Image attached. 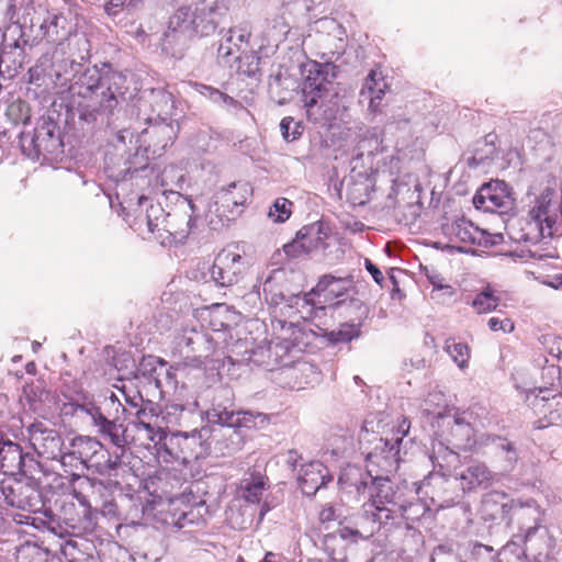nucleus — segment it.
I'll return each instance as SVG.
<instances>
[{"mask_svg": "<svg viewBox=\"0 0 562 562\" xmlns=\"http://www.w3.org/2000/svg\"><path fill=\"white\" fill-rule=\"evenodd\" d=\"M280 131L285 142H293L301 137L303 126L299 122H294L292 116H285L281 120Z\"/></svg>", "mask_w": 562, "mask_h": 562, "instance_id": "obj_58", "label": "nucleus"}, {"mask_svg": "<svg viewBox=\"0 0 562 562\" xmlns=\"http://www.w3.org/2000/svg\"><path fill=\"white\" fill-rule=\"evenodd\" d=\"M493 472L483 462H474L461 472L459 480L464 492L486 488L493 481Z\"/></svg>", "mask_w": 562, "mask_h": 562, "instance_id": "obj_33", "label": "nucleus"}, {"mask_svg": "<svg viewBox=\"0 0 562 562\" xmlns=\"http://www.w3.org/2000/svg\"><path fill=\"white\" fill-rule=\"evenodd\" d=\"M443 401L445 400H443V394L442 393H440V392L429 393L428 396L425 400V408H424V411L428 415H432L437 419H441V418H445L447 416H450L451 415L450 413L452 411H454V408H448L447 406H445L443 411L432 409L434 405L439 406L440 402H443Z\"/></svg>", "mask_w": 562, "mask_h": 562, "instance_id": "obj_57", "label": "nucleus"}, {"mask_svg": "<svg viewBox=\"0 0 562 562\" xmlns=\"http://www.w3.org/2000/svg\"><path fill=\"white\" fill-rule=\"evenodd\" d=\"M301 101L310 122L322 123L331 115V100L338 95L334 79L337 66L307 60L301 65Z\"/></svg>", "mask_w": 562, "mask_h": 562, "instance_id": "obj_3", "label": "nucleus"}, {"mask_svg": "<svg viewBox=\"0 0 562 562\" xmlns=\"http://www.w3.org/2000/svg\"><path fill=\"white\" fill-rule=\"evenodd\" d=\"M544 509L533 498H512V509L508 525H516L519 532L540 530L544 519Z\"/></svg>", "mask_w": 562, "mask_h": 562, "instance_id": "obj_19", "label": "nucleus"}, {"mask_svg": "<svg viewBox=\"0 0 562 562\" xmlns=\"http://www.w3.org/2000/svg\"><path fill=\"white\" fill-rule=\"evenodd\" d=\"M326 465L319 461L304 464L299 474V486L303 494L313 496L316 492L331 481Z\"/></svg>", "mask_w": 562, "mask_h": 562, "instance_id": "obj_27", "label": "nucleus"}, {"mask_svg": "<svg viewBox=\"0 0 562 562\" xmlns=\"http://www.w3.org/2000/svg\"><path fill=\"white\" fill-rule=\"evenodd\" d=\"M267 479L261 474H251L241 481V495L246 502L257 504L266 490Z\"/></svg>", "mask_w": 562, "mask_h": 562, "instance_id": "obj_46", "label": "nucleus"}, {"mask_svg": "<svg viewBox=\"0 0 562 562\" xmlns=\"http://www.w3.org/2000/svg\"><path fill=\"white\" fill-rule=\"evenodd\" d=\"M148 479L143 485V490L148 496L143 505V525H151L154 528L171 527L181 529L187 524H193V510H187L179 505V499L173 497H162L157 494L156 488L151 490L154 479L148 473Z\"/></svg>", "mask_w": 562, "mask_h": 562, "instance_id": "obj_6", "label": "nucleus"}, {"mask_svg": "<svg viewBox=\"0 0 562 562\" xmlns=\"http://www.w3.org/2000/svg\"><path fill=\"white\" fill-rule=\"evenodd\" d=\"M293 202L278 198L269 210L268 216L276 223H284L292 214Z\"/></svg>", "mask_w": 562, "mask_h": 562, "instance_id": "obj_54", "label": "nucleus"}, {"mask_svg": "<svg viewBox=\"0 0 562 562\" xmlns=\"http://www.w3.org/2000/svg\"><path fill=\"white\" fill-rule=\"evenodd\" d=\"M427 510V505L419 497L408 501L403 496L402 504H400L398 512L396 513V524L393 528L400 527L403 520L407 526L409 522L419 520Z\"/></svg>", "mask_w": 562, "mask_h": 562, "instance_id": "obj_40", "label": "nucleus"}, {"mask_svg": "<svg viewBox=\"0 0 562 562\" xmlns=\"http://www.w3.org/2000/svg\"><path fill=\"white\" fill-rule=\"evenodd\" d=\"M286 355L285 348L280 344H269L259 346L249 353L248 361L267 371H273L284 366L283 357Z\"/></svg>", "mask_w": 562, "mask_h": 562, "instance_id": "obj_32", "label": "nucleus"}, {"mask_svg": "<svg viewBox=\"0 0 562 562\" xmlns=\"http://www.w3.org/2000/svg\"><path fill=\"white\" fill-rule=\"evenodd\" d=\"M143 180H146L148 195L143 194V202L157 195L176 193L183 189V169L169 165L161 168L158 164L143 166Z\"/></svg>", "mask_w": 562, "mask_h": 562, "instance_id": "obj_11", "label": "nucleus"}, {"mask_svg": "<svg viewBox=\"0 0 562 562\" xmlns=\"http://www.w3.org/2000/svg\"><path fill=\"white\" fill-rule=\"evenodd\" d=\"M512 509V499L504 492L492 491L483 496L481 503V517L485 521L501 520L508 525Z\"/></svg>", "mask_w": 562, "mask_h": 562, "instance_id": "obj_28", "label": "nucleus"}, {"mask_svg": "<svg viewBox=\"0 0 562 562\" xmlns=\"http://www.w3.org/2000/svg\"><path fill=\"white\" fill-rule=\"evenodd\" d=\"M101 442L95 438L88 436H77L70 440L69 448L61 457V462L67 460H78L85 468L91 461L97 449H100Z\"/></svg>", "mask_w": 562, "mask_h": 562, "instance_id": "obj_34", "label": "nucleus"}, {"mask_svg": "<svg viewBox=\"0 0 562 562\" xmlns=\"http://www.w3.org/2000/svg\"><path fill=\"white\" fill-rule=\"evenodd\" d=\"M38 465L32 456L23 453L19 443L4 438L1 432L0 440V472L10 477L15 474L29 476Z\"/></svg>", "mask_w": 562, "mask_h": 562, "instance_id": "obj_16", "label": "nucleus"}, {"mask_svg": "<svg viewBox=\"0 0 562 562\" xmlns=\"http://www.w3.org/2000/svg\"><path fill=\"white\" fill-rule=\"evenodd\" d=\"M314 295H318V292H314V289L303 295H292L289 297V306L296 308V312L300 314V318L304 321L311 319L317 316L318 312L324 311V306L317 305L314 301Z\"/></svg>", "mask_w": 562, "mask_h": 562, "instance_id": "obj_41", "label": "nucleus"}, {"mask_svg": "<svg viewBox=\"0 0 562 562\" xmlns=\"http://www.w3.org/2000/svg\"><path fill=\"white\" fill-rule=\"evenodd\" d=\"M205 494L203 483L202 482H193L191 483L180 495L175 496L176 499H179V505L189 510H192L194 507H202L205 505V499L203 495Z\"/></svg>", "mask_w": 562, "mask_h": 562, "instance_id": "obj_47", "label": "nucleus"}, {"mask_svg": "<svg viewBox=\"0 0 562 562\" xmlns=\"http://www.w3.org/2000/svg\"><path fill=\"white\" fill-rule=\"evenodd\" d=\"M250 32L244 27L229 29L228 35L221 42L217 56L227 66L241 60V46L248 45Z\"/></svg>", "mask_w": 562, "mask_h": 562, "instance_id": "obj_29", "label": "nucleus"}, {"mask_svg": "<svg viewBox=\"0 0 562 562\" xmlns=\"http://www.w3.org/2000/svg\"><path fill=\"white\" fill-rule=\"evenodd\" d=\"M167 362L154 356H143V391L146 395L162 397L161 376L167 374Z\"/></svg>", "mask_w": 562, "mask_h": 562, "instance_id": "obj_30", "label": "nucleus"}, {"mask_svg": "<svg viewBox=\"0 0 562 562\" xmlns=\"http://www.w3.org/2000/svg\"><path fill=\"white\" fill-rule=\"evenodd\" d=\"M222 19L196 8L192 10L190 5H181L169 18L165 42L170 43V38L176 40L178 35L210 36L216 32Z\"/></svg>", "mask_w": 562, "mask_h": 562, "instance_id": "obj_9", "label": "nucleus"}, {"mask_svg": "<svg viewBox=\"0 0 562 562\" xmlns=\"http://www.w3.org/2000/svg\"><path fill=\"white\" fill-rule=\"evenodd\" d=\"M245 271L243 257L234 251H221L209 269L211 280L218 286H232L240 280Z\"/></svg>", "mask_w": 562, "mask_h": 562, "instance_id": "obj_17", "label": "nucleus"}, {"mask_svg": "<svg viewBox=\"0 0 562 562\" xmlns=\"http://www.w3.org/2000/svg\"><path fill=\"white\" fill-rule=\"evenodd\" d=\"M367 186L363 182H350L347 187L348 201L352 205H363L367 202Z\"/></svg>", "mask_w": 562, "mask_h": 562, "instance_id": "obj_61", "label": "nucleus"}, {"mask_svg": "<svg viewBox=\"0 0 562 562\" xmlns=\"http://www.w3.org/2000/svg\"><path fill=\"white\" fill-rule=\"evenodd\" d=\"M499 304V297L495 296L492 290L487 286L475 295L472 301V306L479 314L488 313L496 310Z\"/></svg>", "mask_w": 562, "mask_h": 562, "instance_id": "obj_51", "label": "nucleus"}, {"mask_svg": "<svg viewBox=\"0 0 562 562\" xmlns=\"http://www.w3.org/2000/svg\"><path fill=\"white\" fill-rule=\"evenodd\" d=\"M495 453L502 458V467L505 471L512 472L515 470L519 461V451L514 441L505 437L496 448Z\"/></svg>", "mask_w": 562, "mask_h": 562, "instance_id": "obj_48", "label": "nucleus"}, {"mask_svg": "<svg viewBox=\"0 0 562 562\" xmlns=\"http://www.w3.org/2000/svg\"><path fill=\"white\" fill-rule=\"evenodd\" d=\"M143 103L147 106L145 123L175 120L173 95L166 89L164 82L158 83L157 87L143 82Z\"/></svg>", "mask_w": 562, "mask_h": 562, "instance_id": "obj_14", "label": "nucleus"}, {"mask_svg": "<svg viewBox=\"0 0 562 562\" xmlns=\"http://www.w3.org/2000/svg\"><path fill=\"white\" fill-rule=\"evenodd\" d=\"M122 467L120 458L117 456L112 457L111 453L100 445V449L95 450L91 461L86 465V469L92 470L94 473L100 475H116L115 472Z\"/></svg>", "mask_w": 562, "mask_h": 562, "instance_id": "obj_37", "label": "nucleus"}, {"mask_svg": "<svg viewBox=\"0 0 562 562\" xmlns=\"http://www.w3.org/2000/svg\"><path fill=\"white\" fill-rule=\"evenodd\" d=\"M372 506L363 504L362 512L348 517L356 529L358 538H361V540L370 539L382 528L390 531L394 527L387 521V514L385 512H376Z\"/></svg>", "mask_w": 562, "mask_h": 562, "instance_id": "obj_22", "label": "nucleus"}, {"mask_svg": "<svg viewBox=\"0 0 562 562\" xmlns=\"http://www.w3.org/2000/svg\"><path fill=\"white\" fill-rule=\"evenodd\" d=\"M143 128V145L146 159L160 157L172 145L179 133L177 120L154 121Z\"/></svg>", "mask_w": 562, "mask_h": 562, "instance_id": "obj_13", "label": "nucleus"}, {"mask_svg": "<svg viewBox=\"0 0 562 562\" xmlns=\"http://www.w3.org/2000/svg\"><path fill=\"white\" fill-rule=\"evenodd\" d=\"M352 284L351 277L338 278L333 274H324L318 279L314 292H318V296L323 295L327 301V299L340 297L347 294Z\"/></svg>", "mask_w": 562, "mask_h": 562, "instance_id": "obj_36", "label": "nucleus"}, {"mask_svg": "<svg viewBox=\"0 0 562 562\" xmlns=\"http://www.w3.org/2000/svg\"><path fill=\"white\" fill-rule=\"evenodd\" d=\"M29 440L34 451L47 460L60 459L65 456L61 436L56 429L43 423H34L27 428Z\"/></svg>", "mask_w": 562, "mask_h": 562, "instance_id": "obj_18", "label": "nucleus"}, {"mask_svg": "<svg viewBox=\"0 0 562 562\" xmlns=\"http://www.w3.org/2000/svg\"><path fill=\"white\" fill-rule=\"evenodd\" d=\"M334 308L345 307L347 315L350 317L349 322L352 324L364 325V322L370 317V307L363 301L351 297L349 300H339L331 305Z\"/></svg>", "mask_w": 562, "mask_h": 562, "instance_id": "obj_44", "label": "nucleus"}, {"mask_svg": "<svg viewBox=\"0 0 562 562\" xmlns=\"http://www.w3.org/2000/svg\"><path fill=\"white\" fill-rule=\"evenodd\" d=\"M193 213L192 201L188 202L186 210L176 211L173 214H166L160 203H150L146 207L148 239L161 246L182 241L196 227V216Z\"/></svg>", "mask_w": 562, "mask_h": 562, "instance_id": "obj_4", "label": "nucleus"}, {"mask_svg": "<svg viewBox=\"0 0 562 562\" xmlns=\"http://www.w3.org/2000/svg\"><path fill=\"white\" fill-rule=\"evenodd\" d=\"M430 459L435 468L449 471L457 461L458 454L442 443H439L437 449L434 448Z\"/></svg>", "mask_w": 562, "mask_h": 562, "instance_id": "obj_52", "label": "nucleus"}, {"mask_svg": "<svg viewBox=\"0 0 562 562\" xmlns=\"http://www.w3.org/2000/svg\"><path fill=\"white\" fill-rule=\"evenodd\" d=\"M323 336L331 345L348 344L361 336V324H352L348 321L341 323L335 330H326Z\"/></svg>", "mask_w": 562, "mask_h": 562, "instance_id": "obj_45", "label": "nucleus"}, {"mask_svg": "<svg viewBox=\"0 0 562 562\" xmlns=\"http://www.w3.org/2000/svg\"><path fill=\"white\" fill-rule=\"evenodd\" d=\"M376 71L371 70L368 75L364 83V89H368L370 93V106H375L376 100H381L384 95V88L386 85L383 82V80L380 82L376 80Z\"/></svg>", "mask_w": 562, "mask_h": 562, "instance_id": "obj_56", "label": "nucleus"}, {"mask_svg": "<svg viewBox=\"0 0 562 562\" xmlns=\"http://www.w3.org/2000/svg\"><path fill=\"white\" fill-rule=\"evenodd\" d=\"M331 229L323 221L314 222L297 231L295 237L283 246L284 254L292 259L324 251L329 247Z\"/></svg>", "mask_w": 562, "mask_h": 562, "instance_id": "obj_10", "label": "nucleus"}, {"mask_svg": "<svg viewBox=\"0 0 562 562\" xmlns=\"http://www.w3.org/2000/svg\"><path fill=\"white\" fill-rule=\"evenodd\" d=\"M147 398L143 397V415L147 416L150 415L151 417H155V423L151 424L148 422L151 427L155 428V430L158 429V426H162L165 417L160 418V414L162 412V408L159 403L155 402V400H160L159 397H154L151 394L146 395Z\"/></svg>", "mask_w": 562, "mask_h": 562, "instance_id": "obj_55", "label": "nucleus"}, {"mask_svg": "<svg viewBox=\"0 0 562 562\" xmlns=\"http://www.w3.org/2000/svg\"><path fill=\"white\" fill-rule=\"evenodd\" d=\"M520 544H524V548L519 554H522L527 560L544 562L550 555L551 539L546 528L540 527V530L514 535L505 544V549L512 550V547H519Z\"/></svg>", "mask_w": 562, "mask_h": 562, "instance_id": "obj_15", "label": "nucleus"}, {"mask_svg": "<svg viewBox=\"0 0 562 562\" xmlns=\"http://www.w3.org/2000/svg\"><path fill=\"white\" fill-rule=\"evenodd\" d=\"M487 326L492 331L513 333L515 324L509 317L493 316L488 319Z\"/></svg>", "mask_w": 562, "mask_h": 562, "instance_id": "obj_63", "label": "nucleus"}, {"mask_svg": "<svg viewBox=\"0 0 562 562\" xmlns=\"http://www.w3.org/2000/svg\"><path fill=\"white\" fill-rule=\"evenodd\" d=\"M422 210L423 204L418 200L409 202L404 206L398 205L396 207V217L400 223H403L404 225H412L420 216Z\"/></svg>", "mask_w": 562, "mask_h": 562, "instance_id": "obj_53", "label": "nucleus"}, {"mask_svg": "<svg viewBox=\"0 0 562 562\" xmlns=\"http://www.w3.org/2000/svg\"><path fill=\"white\" fill-rule=\"evenodd\" d=\"M125 77L104 66L88 67L79 77L78 94L88 99L79 109L80 120L92 123L99 115L111 114L117 105V95H123L122 85Z\"/></svg>", "mask_w": 562, "mask_h": 562, "instance_id": "obj_2", "label": "nucleus"}, {"mask_svg": "<svg viewBox=\"0 0 562 562\" xmlns=\"http://www.w3.org/2000/svg\"><path fill=\"white\" fill-rule=\"evenodd\" d=\"M60 78V72L55 69L52 56L42 55L37 63L29 69V82L42 86L46 79L56 83Z\"/></svg>", "mask_w": 562, "mask_h": 562, "instance_id": "obj_38", "label": "nucleus"}, {"mask_svg": "<svg viewBox=\"0 0 562 562\" xmlns=\"http://www.w3.org/2000/svg\"><path fill=\"white\" fill-rule=\"evenodd\" d=\"M66 22L65 18L58 15H52L41 25V31L43 36L52 43H56L66 37L67 32L65 30L64 24Z\"/></svg>", "mask_w": 562, "mask_h": 562, "instance_id": "obj_49", "label": "nucleus"}, {"mask_svg": "<svg viewBox=\"0 0 562 562\" xmlns=\"http://www.w3.org/2000/svg\"><path fill=\"white\" fill-rule=\"evenodd\" d=\"M473 204L477 210L505 213L512 207L513 199L507 184L496 180L481 187L473 198Z\"/></svg>", "mask_w": 562, "mask_h": 562, "instance_id": "obj_20", "label": "nucleus"}, {"mask_svg": "<svg viewBox=\"0 0 562 562\" xmlns=\"http://www.w3.org/2000/svg\"><path fill=\"white\" fill-rule=\"evenodd\" d=\"M234 391L228 385H220L213 390L212 404L206 411L210 423L228 427H257L268 422L262 413L235 412Z\"/></svg>", "mask_w": 562, "mask_h": 562, "instance_id": "obj_8", "label": "nucleus"}, {"mask_svg": "<svg viewBox=\"0 0 562 562\" xmlns=\"http://www.w3.org/2000/svg\"><path fill=\"white\" fill-rule=\"evenodd\" d=\"M299 88L295 78L286 69L279 67L269 77L268 91L272 101L278 105H284L293 99V93Z\"/></svg>", "mask_w": 562, "mask_h": 562, "instance_id": "obj_31", "label": "nucleus"}, {"mask_svg": "<svg viewBox=\"0 0 562 562\" xmlns=\"http://www.w3.org/2000/svg\"><path fill=\"white\" fill-rule=\"evenodd\" d=\"M5 503L22 510L36 513L43 507L42 494L34 481L26 482L12 479Z\"/></svg>", "mask_w": 562, "mask_h": 562, "instance_id": "obj_23", "label": "nucleus"}, {"mask_svg": "<svg viewBox=\"0 0 562 562\" xmlns=\"http://www.w3.org/2000/svg\"><path fill=\"white\" fill-rule=\"evenodd\" d=\"M341 539L350 543H357L361 540L356 533L355 527L348 517L339 519L338 529L335 532L326 533L323 539L325 551L334 562H346L347 555L344 549L337 550L336 542Z\"/></svg>", "mask_w": 562, "mask_h": 562, "instance_id": "obj_26", "label": "nucleus"}, {"mask_svg": "<svg viewBox=\"0 0 562 562\" xmlns=\"http://www.w3.org/2000/svg\"><path fill=\"white\" fill-rule=\"evenodd\" d=\"M342 519L339 514H337L336 508L331 504H325L322 509L318 512V521L322 525H326L328 522Z\"/></svg>", "mask_w": 562, "mask_h": 562, "instance_id": "obj_64", "label": "nucleus"}, {"mask_svg": "<svg viewBox=\"0 0 562 562\" xmlns=\"http://www.w3.org/2000/svg\"><path fill=\"white\" fill-rule=\"evenodd\" d=\"M359 450L367 462V470L391 474L404 461L403 438H382L374 431L362 428L359 432Z\"/></svg>", "mask_w": 562, "mask_h": 562, "instance_id": "obj_5", "label": "nucleus"}, {"mask_svg": "<svg viewBox=\"0 0 562 562\" xmlns=\"http://www.w3.org/2000/svg\"><path fill=\"white\" fill-rule=\"evenodd\" d=\"M445 350L460 368L468 367L470 348L465 342H456L454 339L449 338L446 340Z\"/></svg>", "mask_w": 562, "mask_h": 562, "instance_id": "obj_50", "label": "nucleus"}, {"mask_svg": "<svg viewBox=\"0 0 562 562\" xmlns=\"http://www.w3.org/2000/svg\"><path fill=\"white\" fill-rule=\"evenodd\" d=\"M23 49L18 41L5 44L0 55V72L8 77H14L23 66Z\"/></svg>", "mask_w": 562, "mask_h": 562, "instance_id": "obj_39", "label": "nucleus"}, {"mask_svg": "<svg viewBox=\"0 0 562 562\" xmlns=\"http://www.w3.org/2000/svg\"><path fill=\"white\" fill-rule=\"evenodd\" d=\"M20 145L23 154L32 159L57 155L63 147L61 139L56 133V125L52 121H43L33 133L22 132Z\"/></svg>", "mask_w": 562, "mask_h": 562, "instance_id": "obj_12", "label": "nucleus"}, {"mask_svg": "<svg viewBox=\"0 0 562 562\" xmlns=\"http://www.w3.org/2000/svg\"><path fill=\"white\" fill-rule=\"evenodd\" d=\"M274 281L272 278H268L263 282L262 291L265 294V297L267 301H270L271 304L278 305L281 302H288L289 297L286 299L285 295L281 291L274 290Z\"/></svg>", "mask_w": 562, "mask_h": 562, "instance_id": "obj_62", "label": "nucleus"}, {"mask_svg": "<svg viewBox=\"0 0 562 562\" xmlns=\"http://www.w3.org/2000/svg\"><path fill=\"white\" fill-rule=\"evenodd\" d=\"M79 409L90 416L92 424L98 427L102 434L110 436L115 445H120V437H122L124 445H130L135 441L131 432L136 428V425H132V428H130V426L123 428L122 425H116L105 417L101 408L93 404L80 405Z\"/></svg>", "mask_w": 562, "mask_h": 562, "instance_id": "obj_25", "label": "nucleus"}, {"mask_svg": "<svg viewBox=\"0 0 562 562\" xmlns=\"http://www.w3.org/2000/svg\"><path fill=\"white\" fill-rule=\"evenodd\" d=\"M200 93L209 99H211L215 103H223L225 105L235 106L238 102L232 98L231 95L220 91L216 88L205 85H199Z\"/></svg>", "mask_w": 562, "mask_h": 562, "instance_id": "obj_59", "label": "nucleus"}, {"mask_svg": "<svg viewBox=\"0 0 562 562\" xmlns=\"http://www.w3.org/2000/svg\"><path fill=\"white\" fill-rule=\"evenodd\" d=\"M201 431L168 434L164 426L155 430L143 422V464L156 468L161 463H190L204 454Z\"/></svg>", "mask_w": 562, "mask_h": 562, "instance_id": "obj_1", "label": "nucleus"}, {"mask_svg": "<svg viewBox=\"0 0 562 562\" xmlns=\"http://www.w3.org/2000/svg\"><path fill=\"white\" fill-rule=\"evenodd\" d=\"M183 345L201 362L210 359L216 349V342L213 337L204 331L191 330L182 338Z\"/></svg>", "mask_w": 562, "mask_h": 562, "instance_id": "obj_35", "label": "nucleus"}, {"mask_svg": "<svg viewBox=\"0 0 562 562\" xmlns=\"http://www.w3.org/2000/svg\"><path fill=\"white\" fill-rule=\"evenodd\" d=\"M441 231L450 241L465 243L485 247L493 245V243L487 239L483 229L474 226L471 221L464 217L442 224Z\"/></svg>", "mask_w": 562, "mask_h": 562, "instance_id": "obj_24", "label": "nucleus"}, {"mask_svg": "<svg viewBox=\"0 0 562 562\" xmlns=\"http://www.w3.org/2000/svg\"><path fill=\"white\" fill-rule=\"evenodd\" d=\"M251 189L247 183L232 182L215 193V212L227 220L239 214L238 207L246 204Z\"/></svg>", "mask_w": 562, "mask_h": 562, "instance_id": "obj_21", "label": "nucleus"}, {"mask_svg": "<svg viewBox=\"0 0 562 562\" xmlns=\"http://www.w3.org/2000/svg\"><path fill=\"white\" fill-rule=\"evenodd\" d=\"M358 492L369 490L370 501L367 505H373L376 512H385L387 514V521L393 526L396 524V513L398 506L402 504L404 496L403 488L395 485L389 474L375 471L373 469L367 470L366 473H360L359 481L353 483Z\"/></svg>", "mask_w": 562, "mask_h": 562, "instance_id": "obj_7", "label": "nucleus"}, {"mask_svg": "<svg viewBox=\"0 0 562 562\" xmlns=\"http://www.w3.org/2000/svg\"><path fill=\"white\" fill-rule=\"evenodd\" d=\"M464 562H499L498 552L487 544L469 541L462 546Z\"/></svg>", "mask_w": 562, "mask_h": 562, "instance_id": "obj_42", "label": "nucleus"}, {"mask_svg": "<svg viewBox=\"0 0 562 562\" xmlns=\"http://www.w3.org/2000/svg\"><path fill=\"white\" fill-rule=\"evenodd\" d=\"M194 8L224 18L228 12L226 0H196Z\"/></svg>", "mask_w": 562, "mask_h": 562, "instance_id": "obj_60", "label": "nucleus"}, {"mask_svg": "<svg viewBox=\"0 0 562 562\" xmlns=\"http://www.w3.org/2000/svg\"><path fill=\"white\" fill-rule=\"evenodd\" d=\"M451 437L457 448H467L472 443L473 428L457 409L452 411Z\"/></svg>", "mask_w": 562, "mask_h": 562, "instance_id": "obj_43", "label": "nucleus"}]
</instances>
